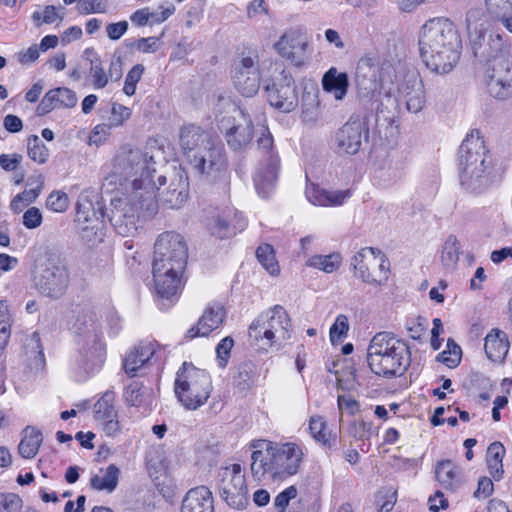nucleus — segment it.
Here are the masks:
<instances>
[{"label":"nucleus","mask_w":512,"mask_h":512,"mask_svg":"<svg viewBox=\"0 0 512 512\" xmlns=\"http://www.w3.org/2000/svg\"><path fill=\"white\" fill-rule=\"evenodd\" d=\"M226 311L220 303L209 305L199 318L196 325L192 326L186 334V338L208 336L212 331L218 329L224 322Z\"/></svg>","instance_id":"nucleus-25"},{"label":"nucleus","mask_w":512,"mask_h":512,"mask_svg":"<svg viewBox=\"0 0 512 512\" xmlns=\"http://www.w3.org/2000/svg\"><path fill=\"white\" fill-rule=\"evenodd\" d=\"M78 10L81 14L104 13L107 10V0H79Z\"/></svg>","instance_id":"nucleus-61"},{"label":"nucleus","mask_w":512,"mask_h":512,"mask_svg":"<svg viewBox=\"0 0 512 512\" xmlns=\"http://www.w3.org/2000/svg\"><path fill=\"white\" fill-rule=\"evenodd\" d=\"M229 127L222 130L228 147L234 152H244L254 138V123L245 109L239 108V117L228 119Z\"/></svg>","instance_id":"nucleus-20"},{"label":"nucleus","mask_w":512,"mask_h":512,"mask_svg":"<svg viewBox=\"0 0 512 512\" xmlns=\"http://www.w3.org/2000/svg\"><path fill=\"white\" fill-rule=\"evenodd\" d=\"M257 376L256 364L250 360L243 361L233 376V385L239 392L246 393L254 386Z\"/></svg>","instance_id":"nucleus-38"},{"label":"nucleus","mask_w":512,"mask_h":512,"mask_svg":"<svg viewBox=\"0 0 512 512\" xmlns=\"http://www.w3.org/2000/svg\"><path fill=\"white\" fill-rule=\"evenodd\" d=\"M26 355L33 360L36 367H42L45 363L43 347L38 332H33L24 344Z\"/></svg>","instance_id":"nucleus-49"},{"label":"nucleus","mask_w":512,"mask_h":512,"mask_svg":"<svg viewBox=\"0 0 512 512\" xmlns=\"http://www.w3.org/2000/svg\"><path fill=\"white\" fill-rule=\"evenodd\" d=\"M485 84L488 93L499 100L512 97V56L496 58L486 65Z\"/></svg>","instance_id":"nucleus-14"},{"label":"nucleus","mask_w":512,"mask_h":512,"mask_svg":"<svg viewBox=\"0 0 512 512\" xmlns=\"http://www.w3.org/2000/svg\"><path fill=\"white\" fill-rule=\"evenodd\" d=\"M399 91L405 99L406 108L411 113H418L423 110L426 99L425 89L418 75H411L401 84Z\"/></svg>","instance_id":"nucleus-28"},{"label":"nucleus","mask_w":512,"mask_h":512,"mask_svg":"<svg viewBox=\"0 0 512 512\" xmlns=\"http://www.w3.org/2000/svg\"><path fill=\"white\" fill-rule=\"evenodd\" d=\"M341 263L339 253H331L329 255H314L308 259L306 265L309 267L320 269L326 273L336 271Z\"/></svg>","instance_id":"nucleus-46"},{"label":"nucleus","mask_w":512,"mask_h":512,"mask_svg":"<svg viewBox=\"0 0 512 512\" xmlns=\"http://www.w3.org/2000/svg\"><path fill=\"white\" fill-rule=\"evenodd\" d=\"M114 402L115 393L111 390L106 391L93 406L95 420L100 421L111 417H118Z\"/></svg>","instance_id":"nucleus-41"},{"label":"nucleus","mask_w":512,"mask_h":512,"mask_svg":"<svg viewBox=\"0 0 512 512\" xmlns=\"http://www.w3.org/2000/svg\"><path fill=\"white\" fill-rule=\"evenodd\" d=\"M251 472L254 478L261 479L266 475L273 480V470L267 452L255 450L251 455Z\"/></svg>","instance_id":"nucleus-45"},{"label":"nucleus","mask_w":512,"mask_h":512,"mask_svg":"<svg viewBox=\"0 0 512 512\" xmlns=\"http://www.w3.org/2000/svg\"><path fill=\"white\" fill-rule=\"evenodd\" d=\"M366 360L375 375L391 379L401 377L410 367L411 351L404 340L383 331L372 337Z\"/></svg>","instance_id":"nucleus-4"},{"label":"nucleus","mask_w":512,"mask_h":512,"mask_svg":"<svg viewBox=\"0 0 512 512\" xmlns=\"http://www.w3.org/2000/svg\"><path fill=\"white\" fill-rule=\"evenodd\" d=\"M81 194L76 205L77 221L85 223L80 228V238L90 247L101 243L104 239V219L106 212L95 194Z\"/></svg>","instance_id":"nucleus-9"},{"label":"nucleus","mask_w":512,"mask_h":512,"mask_svg":"<svg viewBox=\"0 0 512 512\" xmlns=\"http://www.w3.org/2000/svg\"><path fill=\"white\" fill-rule=\"evenodd\" d=\"M435 477L444 489L451 491H456L464 483L462 470L451 460H442L437 463Z\"/></svg>","instance_id":"nucleus-33"},{"label":"nucleus","mask_w":512,"mask_h":512,"mask_svg":"<svg viewBox=\"0 0 512 512\" xmlns=\"http://www.w3.org/2000/svg\"><path fill=\"white\" fill-rule=\"evenodd\" d=\"M217 488L221 499L230 508L242 510L249 504L245 474L240 464L234 463L220 468L217 475Z\"/></svg>","instance_id":"nucleus-10"},{"label":"nucleus","mask_w":512,"mask_h":512,"mask_svg":"<svg viewBox=\"0 0 512 512\" xmlns=\"http://www.w3.org/2000/svg\"><path fill=\"white\" fill-rule=\"evenodd\" d=\"M462 41L458 30L447 18H434L422 27L420 56L426 67L436 74H447L460 59Z\"/></svg>","instance_id":"nucleus-2"},{"label":"nucleus","mask_w":512,"mask_h":512,"mask_svg":"<svg viewBox=\"0 0 512 512\" xmlns=\"http://www.w3.org/2000/svg\"><path fill=\"white\" fill-rule=\"evenodd\" d=\"M174 391L179 402L188 410H196L204 405L212 391L210 375L184 362L176 374Z\"/></svg>","instance_id":"nucleus-6"},{"label":"nucleus","mask_w":512,"mask_h":512,"mask_svg":"<svg viewBox=\"0 0 512 512\" xmlns=\"http://www.w3.org/2000/svg\"><path fill=\"white\" fill-rule=\"evenodd\" d=\"M143 72H144V66L142 64H136L128 72V74L125 78V83H124V87H123V92L127 96H132L135 94L136 85L140 81Z\"/></svg>","instance_id":"nucleus-56"},{"label":"nucleus","mask_w":512,"mask_h":512,"mask_svg":"<svg viewBox=\"0 0 512 512\" xmlns=\"http://www.w3.org/2000/svg\"><path fill=\"white\" fill-rule=\"evenodd\" d=\"M157 191H160V187L155 180H133L132 192L127 198L136 204L140 217H152L157 213L160 201Z\"/></svg>","instance_id":"nucleus-21"},{"label":"nucleus","mask_w":512,"mask_h":512,"mask_svg":"<svg viewBox=\"0 0 512 512\" xmlns=\"http://www.w3.org/2000/svg\"><path fill=\"white\" fill-rule=\"evenodd\" d=\"M76 93L66 87H58L49 90L36 108L39 116L46 115L55 108H72L77 104Z\"/></svg>","instance_id":"nucleus-27"},{"label":"nucleus","mask_w":512,"mask_h":512,"mask_svg":"<svg viewBox=\"0 0 512 512\" xmlns=\"http://www.w3.org/2000/svg\"><path fill=\"white\" fill-rule=\"evenodd\" d=\"M234 345V340L232 337L227 336L223 338L216 347L217 361L218 366L220 368H225L227 366L228 360L230 358V352Z\"/></svg>","instance_id":"nucleus-57"},{"label":"nucleus","mask_w":512,"mask_h":512,"mask_svg":"<svg viewBox=\"0 0 512 512\" xmlns=\"http://www.w3.org/2000/svg\"><path fill=\"white\" fill-rule=\"evenodd\" d=\"M46 205L55 212H64L68 208V196L64 192H52L48 198Z\"/></svg>","instance_id":"nucleus-63"},{"label":"nucleus","mask_w":512,"mask_h":512,"mask_svg":"<svg viewBox=\"0 0 512 512\" xmlns=\"http://www.w3.org/2000/svg\"><path fill=\"white\" fill-rule=\"evenodd\" d=\"M154 156L149 155L139 148L122 147L121 151L115 157L114 174L107 178L109 183L116 182L119 177L125 181L145 179L154 180L157 173Z\"/></svg>","instance_id":"nucleus-7"},{"label":"nucleus","mask_w":512,"mask_h":512,"mask_svg":"<svg viewBox=\"0 0 512 512\" xmlns=\"http://www.w3.org/2000/svg\"><path fill=\"white\" fill-rule=\"evenodd\" d=\"M483 15V9L480 7H472L467 11L465 21L469 37H471V33L476 29H485L484 23H479L482 20Z\"/></svg>","instance_id":"nucleus-58"},{"label":"nucleus","mask_w":512,"mask_h":512,"mask_svg":"<svg viewBox=\"0 0 512 512\" xmlns=\"http://www.w3.org/2000/svg\"><path fill=\"white\" fill-rule=\"evenodd\" d=\"M74 332L78 335L79 342L85 341L88 345L90 341L100 339V327L97 314L89 308L82 309L73 325Z\"/></svg>","instance_id":"nucleus-32"},{"label":"nucleus","mask_w":512,"mask_h":512,"mask_svg":"<svg viewBox=\"0 0 512 512\" xmlns=\"http://www.w3.org/2000/svg\"><path fill=\"white\" fill-rule=\"evenodd\" d=\"M23 501L18 494L0 493V512H20Z\"/></svg>","instance_id":"nucleus-55"},{"label":"nucleus","mask_w":512,"mask_h":512,"mask_svg":"<svg viewBox=\"0 0 512 512\" xmlns=\"http://www.w3.org/2000/svg\"><path fill=\"white\" fill-rule=\"evenodd\" d=\"M188 248L183 236L162 233L154 244L152 273L161 309H167L182 289V275L187 265Z\"/></svg>","instance_id":"nucleus-1"},{"label":"nucleus","mask_w":512,"mask_h":512,"mask_svg":"<svg viewBox=\"0 0 512 512\" xmlns=\"http://www.w3.org/2000/svg\"><path fill=\"white\" fill-rule=\"evenodd\" d=\"M264 91L269 104L280 112L289 113L298 106L299 98L295 80L285 70L266 82Z\"/></svg>","instance_id":"nucleus-12"},{"label":"nucleus","mask_w":512,"mask_h":512,"mask_svg":"<svg viewBox=\"0 0 512 512\" xmlns=\"http://www.w3.org/2000/svg\"><path fill=\"white\" fill-rule=\"evenodd\" d=\"M90 74L96 89L104 88L108 83V76L104 71L100 57L90 59Z\"/></svg>","instance_id":"nucleus-54"},{"label":"nucleus","mask_w":512,"mask_h":512,"mask_svg":"<svg viewBox=\"0 0 512 512\" xmlns=\"http://www.w3.org/2000/svg\"><path fill=\"white\" fill-rule=\"evenodd\" d=\"M155 349L152 343H139L134 346L123 359V369L130 378L136 377L138 371L152 358Z\"/></svg>","instance_id":"nucleus-31"},{"label":"nucleus","mask_w":512,"mask_h":512,"mask_svg":"<svg viewBox=\"0 0 512 512\" xmlns=\"http://www.w3.org/2000/svg\"><path fill=\"white\" fill-rule=\"evenodd\" d=\"M354 85L362 102H370L380 95V69L374 58L362 57L356 66Z\"/></svg>","instance_id":"nucleus-16"},{"label":"nucleus","mask_w":512,"mask_h":512,"mask_svg":"<svg viewBox=\"0 0 512 512\" xmlns=\"http://www.w3.org/2000/svg\"><path fill=\"white\" fill-rule=\"evenodd\" d=\"M460 256V244L457 237L453 234L449 235L444 242L442 253H441V262L443 267L446 270H453Z\"/></svg>","instance_id":"nucleus-42"},{"label":"nucleus","mask_w":512,"mask_h":512,"mask_svg":"<svg viewBox=\"0 0 512 512\" xmlns=\"http://www.w3.org/2000/svg\"><path fill=\"white\" fill-rule=\"evenodd\" d=\"M187 163L200 175L215 176L226 171L227 160L222 144L217 140L203 151L197 153L195 161Z\"/></svg>","instance_id":"nucleus-23"},{"label":"nucleus","mask_w":512,"mask_h":512,"mask_svg":"<svg viewBox=\"0 0 512 512\" xmlns=\"http://www.w3.org/2000/svg\"><path fill=\"white\" fill-rule=\"evenodd\" d=\"M271 316L267 321V327L263 331L261 335L258 329L265 325V321L262 320V316L255 319L249 326V337L254 338L255 340H259L260 338H265L269 341V346H272V340L275 338V335L278 334L280 338L283 340L289 339V327L291 326V320L287 311L281 305H275L270 310Z\"/></svg>","instance_id":"nucleus-19"},{"label":"nucleus","mask_w":512,"mask_h":512,"mask_svg":"<svg viewBox=\"0 0 512 512\" xmlns=\"http://www.w3.org/2000/svg\"><path fill=\"white\" fill-rule=\"evenodd\" d=\"M349 329L348 318L340 314L337 316L335 323L330 328V340L332 343L340 341L346 336Z\"/></svg>","instance_id":"nucleus-60"},{"label":"nucleus","mask_w":512,"mask_h":512,"mask_svg":"<svg viewBox=\"0 0 512 512\" xmlns=\"http://www.w3.org/2000/svg\"><path fill=\"white\" fill-rule=\"evenodd\" d=\"M369 137V128L360 119L351 117L335 133L333 138L334 151L342 155H355L360 150L362 139Z\"/></svg>","instance_id":"nucleus-18"},{"label":"nucleus","mask_w":512,"mask_h":512,"mask_svg":"<svg viewBox=\"0 0 512 512\" xmlns=\"http://www.w3.org/2000/svg\"><path fill=\"white\" fill-rule=\"evenodd\" d=\"M256 257L269 274L277 275L279 273L280 269L272 245L267 243L260 245L256 250Z\"/></svg>","instance_id":"nucleus-48"},{"label":"nucleus","mask_w":512,"mask_h":512,"mask_svg":"<svg viewBox=\"0 0 512 512\" xmlns=\"http://www.w3.org/2000/svg\"><path fill=\"white\" fill-rule=\"evenodd\" d=\"M160 191L158 192L159 200L170 209H179L188 199V182L180 175L171 181L168 188L162 189L166 184V177L159 174L157 177Z\"/></svg>","instance_id":"nucleus-24"},{"label":"nucleus","mask_w":512,"mask_h":512,"mask_svg":"<svg viewBox=\"0 0 512 512\" xmlns=\"http://www.w3.org/2000/svg\"><path fill=\"white\" fill-rule=\"evenodd\" d=\"M484 350L491 361H502L509 350L506 334L498 329L492 330L485 337Z\"/></svg>","instance_id":"nucleus-36"},{"label":"nucleus","mask_w":512,"mask_h":512,"mask_svg":"<svg viewBox=\"0 0 512 512\" xmlns=\"http://www.w3.org/2000/svg\"><path fill=\"white\" fill-rule=\"evenodd\" d=\"M28 156L39 164H44L49 156V150L37 135L27 139Z\"/></svg>","instance_id":"nucleus-53"},{"label":"nucleus","mask_w":512,"mask_h":512,"mask_svg":"<svg viewBox=\"0 0 512 512\" xmlns=\"http://www.w3.org/2000/svg\"><path fill=\"white\" fill-rule=\"evenodd\" d=\"M459 179L468 193L481 194L492 183V159L485 142L479 136L468 135L458 150Z\"/></svg>","instance_id":"nucleus-3"},{"label":"nucleus","mask_w":512,"mask_h":512,"mask_svg":"<svg viewBox=\"0 0 512 512\" xmlns=\"http://www.w3.org/2000/svg\"><path fill=\"white\" fill-rule=\"evenodd\" d=\"M461 347L452 339L447 340V350L439 353L436 361L445 364L448 368H455L461 362Z\"/></svg>","instance_id":"nucleus-51"},{"label":"nucleus","mask_w":512,"mask_h":512,"mask_svg":"<svg viewBox=\"0 0 512 512\" xmlns=\"http://www.w3.org/2000/svg\"><path fill=\"white\" fill-rule=\"evenodd\" d=\"M350 82L348 74L338 72L335 67H331L322 77V87L324 91L333 94L336 100H343L347 95Z\"/></svg>","instance_id":"nucleus-35"},{"label":"nucleus","mask_w":512,"mask_h":512,"mask_svg":"<svg viewBox=\"0 0 512 512\" xmlns=\"http://www.w3.org/2000/svg\"><path fill=\"white\" fill-rule=\"evenodd\" d=\"M120 469L115 464H110L105 471L104 477L94 475L90 479V486L98 491L113 492L119 481Z\"/></svg>","instance_id":"nucleus-40"},{"label":"nucleus","mask_w":512,"mask_h":512,"mask_svg":"<svg viewBox=\"0 0 512 512\" xmlns=\"http://www.w3.org/2000/svg\"><path fill=\"white\" fill-rule=\"evenodd\" d=\"M244 227V220L238 221L237 225L235 224L231 226L226 219L217 216L210 224L209 229L212 235L218 237L219 239H224L235 235L237 230L241 231Z\"/></svg>","instance_id":"nucleus-47"},{"label":"nucleus","mask_w":512,"mask_h":512,"mask_svg":"<svg viewBox=\"0 0 512 512\" xmlns=\"http://www.w3.org/2000/svg\"><path fill=\"white\" fill-rule=\"evenodd\" d=\"M234 87L245 97H253L260 89L261 77L258 56H246L232 65Z\"/></svg>","instance_id":"nucleus-17"},{"label":"nucleus","mask_w":512,"mask_h":512,"mask_svg":"<svg viewBox=\"0 0 512 512\" xmlns=\"http://www.w3.org/2000/svg\"><path fill=\"white\" fill-rule=\"evenodd\" d=\"M319 87L316 83H307L303 87L301 98L302 116L305 121L314 122L319 115Z\"/></svg>","instance_id":"nucleus-37"},{"label":"nucleus","mask_w":512,"mask_h":512,"mask_svg":"<svg viewBox=\"0 0 512 512\" xmlns=\"http://www.w3.org/2000/svg\"><path fill=\"white\" fill-rule=\"evenodd\" d=\"M78 343L81 345L78 358L79 366L87 374L98 371L105 360V348L100 339L90 341L88 345L85 341Z\"/></svg>","instance_id":"nucleus-29"},{"label":"nucleus","mask_w":512,"mask_h":512,"mask_svg":"<svg viewBox=\"0 0 512 512\" xmlns=\"http://www.w3.org/2000/svg\"><path fill=\"white\" fill-rule=\"evenodd\" d=\"M273 470V480H282L298 472L303 453L294 443L278 444L262 440Z\"/></svg>","instance_id":"nucleus-11"},{"label":"nucleus","mask_w":512,"mask_h":512,"mask_svg":"<svg viewBox=\"0 0 512 512\" xmlns=\"http://www.w3.org/2000/svg\"><path fill=\"white\" fill-rule=\"evenodd\" d=\"M404 168L403 157L398 152H391L380 165L381 177L384 179L399 178Z\"/></svg>","instance_id":"nucleus-43"},{"label":"nucleus","mask_w":512,"mask_h":512,"mask_svg":"<svg viewBox=\"0 0 512 512\" xmlns=\"http://www.w3.org/2000/svg\"><path fill=\"white\" fill-rule=\"evenodd\" d=\"M217 141L210 132L195 124L185 125L179 132V145L185 160L195 161L197 153Z\"/></svg>","instance_id":"nucleus-22"},{"label":"nucleus","mask_w":512,"mask_h":512,"mask_svg":"<svg viewBox=\"0 0 512 512\" xmlns=\"http://www.w3.org/2000/svg\"><path fill=\"white\" fill-rule=\"evenodd\" d=\"M181 512H214L210 489L203 485L190 489L182 500Z\"/></svg>","instance_id":"nucleus-30"},{"label":"nucleus","mask_w":512,"mask_h":512,"mask_svg":"<svg viewBox=\"0 0 512 512\" xmlns=\"http://www.w3.org/2000/svg\"><path fill=\"white\" fill-rule=\"evenodd\" d=\"M115 231L122 236H131L138 229L140 212L136 204L126 198H112L109 208H104Z\"/></svg>","instance_id":"nucleus-15"},{"label":"nucleus","mask_w":512,"mask_h":512,"mask_svg":"<svg viewBox=\"0 0 512 512\" xmlns=\"http://www.w3.org/2000/svg\"><path fill=\"white\" fill-rule=\"evenodd\" d=\"M34 183L37 184L36 188H31L29 190H24L22 193L18 194V199H21L23 202H25L26 205L34 202L36 198L38 197L41 188L43 186V176L38 175L37 177H31L28 179L27 185H33Z\"/></svg>","instance_id":"nucleus-59"},{"label":"nucleus","mask_w":512,"mask_h":512,"mask_svg":"<svg viewBox=\"0 0 512 512\" xmlns=\"http://www.w3.org/2000/svg\"><path fill=\"white\" fill-rule=\"evenodd\" d=\"M485 6L489 15H502L511 10L512 0H485Z\"/></svg>","instance_id":"nucleus-64"},{"label":"nucleus","mask_w":512,"mask_h":512,"mask_svg":"<svg viewBox=\"0 0 512 512\" xmlns=\"http://www.w3.org/2000/svg\"><path fill=\"white\" fill-rule=\"evenodd\" d=\"M365 253L366 249H361L351 258V267L355 272V276L360 278L364 283L375 284L380 286L383 284V281L381 279L378 280L372 277L371 273L369 272V266L364 261Z\"/></svg>","instance_id":"nucleus-44"},{"label":"nucleus","mask_w":512,"mask_h":512,"mask_svg":"<svg viewBox=\"0 0 512 512\" xmlns=\"http://www.w3.org/2000/svg\"><path fill=\"white\" fill-rule=\"evenodd\" d=\"M308 47V41L303 34L296 30H290L284 33L275 44L278 53L294 62L297 66L302 64V55L305 54Z\"/></svg>","instance_id":"nucleus-26"},{"label":"nucleus","mask_w":512,"mask_h":512,"mask_svg":"<svg viewBox=\"0 0 512 512\" xmlns=\"http://www.w3.org/2000/svg\"><path fill=\"white\" fill-rule=\"evenodd\" d=\"M472 53L485 66L496 58L511 55L506 40L499 33L487 29H476L469 37Z\"/></svg>","instance_id":"nucleus-13"},{"label":"nucleus","mask_w":512,"mask_h":512,"mask_svg":"<svg viewBox=\"0 0 512 512\" xmlns=\"http://www.w3.org/2000/svg\"><path fill=\"white\" fill-rule=\"evenodd\" d=\"M23 433L24 436L19 443L18 451L23 458L31 459L37 454L43 441L42 433L31 426H27Z\"/></svg>","instance_id":"nucleus-39"},{"label":"nucleus","mask_w":512,"mask_h":512,"mask_svg":"<svg viewBox=\"0 0 512 512\" xmlns=\"http://www.w3.org/2000/svg\"><path fill=\"white\" fill-rule=\"evenodd\" d=\"M297 496V488L295 486H289L282 492H280L274 499V508L276 512H285L290 500Z\"/></svg>","instance_id":"nucleus-62"},{"label":"nucleus","mask_w":512,"mask_h":512,"mask_svg":"<svg viewBox=\"0 0 512 512\" xmlns=\"http://www.w3.org/2000/svg\"><path fill=\"white\" fill-rule=\"evenodd\" d=\"M312 437L321 442L325 447L331 449L336 444V437L327 436L325 433L326 423L321 417H312L309 424Z\"/></svg>","instance_id":"nucleus-52"},{"label":"nucleus","mask_w":512,"mask_h":512,"mask_svg":"<svg viewBox=\"0 0 512 512\" xmlns=\"http://www.w3.org/2000/svg\"><path fill=\"white\" fill-rule=\"evenodd\" d=\"M306 196L314 205L339 206L350 197V190L329 191L312 184L306 188Z\"/></svg>","instance_id":"nucleus-34"},{"label":"nucleus","mask_w":512,"mask_h":512,"mask_svg":"<svg viewBox=\"0 0 512 512\" xmlns=\"http://www.w3.org/2000/svg\"><path fill=\"white\" fill-rule=\"evenodd\" d=\"M33 282L42 296L53 300L60 299L70 284V271L65 259L58 253L45 252L35 262Z\"/></svg>","instance_id":"nucleus-5"},{"label":"nucleus","mask_w":512,"mask_h":512,"mask_svg":"<svg viewBox=\"0 0 512 512\" xmlns=\"http://www.w3.org/2000/svg\"><path fill=\"white\" fill-rule=\"evenodd\" d=\"M258 150L261 153L258 168L253 181L257 193L262 198H268L275 188L280 169V158L274 151V140L268 127H263L257 139Z\"/></svg>","instance_id":"nucleus-8"},{"label":"nucleus","mask_w":512,"mask_h":512,"mask_svg":"<svg viewBox=\"0 0 512 512\" xmlns=\"http://www.w3.org/2000/svg\"><path fill=\"white\" fill-rule=\"evenodd\" d=\"M145 387L142 382L133 380L124 388L123 399L127 406L139 407L144 402Z\"/></svg>","instance_id":"nucleus-50"}]
</instances>
